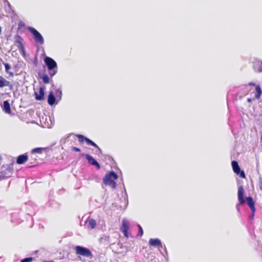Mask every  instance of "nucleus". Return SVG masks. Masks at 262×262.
I'll return each instance as SVG.
<instances>
[{
  "label": "nucleus",
  "mask_w": 262,
  "mask_h": 262,
  "mask_svg": "<svg viewBox=\"0 0 262 262\" xmlns=\"http://www.w3.org/2000/svg\"><path fill=\"white\" fill-rule=\"evenodd\" d=\"M44 62L49 70V74L51 77L56 74L57 71V64L55 61L50 57H46Z\"/></svg>",
  "instance_id": "f257e3e1"
},
{
  "label": "nucleus",
  "mask_w": 262,
  "mask_h": 262,
  "mask_svg": "<svg viewBox=\"0 0 262 262\" xmlns=\"http://www.w3.org/2000/svg\"><path fill=\"white\" fill-rule=\"evenodd\" d=\"M27 29L32 34L33 38L36 42L40 45H42L44 43L43 37L37 30L31 27H28Z\"/></svg>",
  "instance_id": "f03ea898"
},
{
  "label": "nucleus",
  "mask_w": 262,
  "mask_h": 262,
  "mask_svg": "<svg viewBox=\"0 0 262 262\" xmlns=\"http://www.w3.org/2000/svg\"><path fill=\"white\" fill-rule=\"evenodd\" d=\"M28 163L26 165L27 168L34 167L38 165V158L35 154H33L30 152L28 155Z\"/></svg>",
  "instance_id": "7ed1b4c3"
},
{
  "label": "nucleus",
  "mask_w": 262,
  "mask_h": 262,
  "mask_svg": "<svg viewBox=\"0 0 262 262\" xmlns=\"http://www.w3.org/2000/svg\"><path fill=\"white\" fill-rule=\"evenodd\" d=\"M75 251L77 254L86 257H91L92 256L91 251L88 249L80 246L75 247Z\"/></svg>",
  "instance_id": "20e7f679"
},
{
  "label": "nucleus",
  "mask_w": 262,
  "mask_h": 262,
  "mask_svg": "<svg viewBox=\"0 0 262 262\" xmlns=\"http://www.w3.org/2000/svg\"><path fill=\"white\" fill-rule=\"evenodd\" d=\"M13 169L9 166L3 167L0 171V179H8L11 177Z\"/></svg>",
  "instance_id": "39448f33"
},
{
  "label": "nucleus",
  "mask_w": 262,
  "mask_h": 262,
  "mask_svg": "<svg viewBox=\"0 0 262 262\" xmlns=\"http://www.w3.org/2000/svg\"><path fill=\"white\" fill-rule=\"evenodd\" d=\"M76 136L77 137L78 141L80 143H82L85 141L88 145H92L100 150L99 147L95 143H94L93 141L91 140L89 138L85 137L82 135L79 134L76 135Z\"/></svg>",
  "instance_id": "423d86ee"
},
{
  "label": "nucleus",
  "mask_w": 262,
  "mask_h": 262,
  "mask_svg": "<svg viewBox=\"0 0 262 262\" xmlns=\"http://www.w3.org/2000/svg\"><path fill=\"white\" fill-rule=\"evenodd\" d=\"M231 164L233 170L236 173V174L239 176L241 178H245V172L243 170H241L238 162L236 161H233Z\"/></svg>",
  "instance_id": "0eeeda50"
},
{
  "label": "nucleus",
  "mask_w": 262,
  "mask_h": 262,
  "mask_svg": "<svg viewBox=\"0 0 262 262\" xmlns=\"http://www.w3.org/2000/svg\"><path fill=\"white\" fill-rule=\"evenodd\" d=\"M149 244L151 246L155 247H158L161 254L162 252L160 250V248H163V245L161 241L158 238H150L149 241Z\"/></svg>",
  "instance_id": "6e6552de"
},
{
  "label": "nucleus",
  "mask_w": 262,
  "mask_h": 262,
  "mask_svg": "<svg viewBox=\"0 0 262 262\" xmlns=\"http://www.w3.org/2000/svg\"><path fill=\"white\" fill-rule=\"evenodd\" d=\"M51 148L49 147H36L32 149L31 150V152L33 153V154H41L43 152H48L51 150Z\"/></svg>",
  "instance_id": "1a4fd4ad"
},
{
  "label": "nucleus",
  "mask_w": 262,
  "mask_h": 262,
  "mask_svg": "<svg viewBox=\"0 0 262 262\" xmlns=\"http://www.w3.org/2000/svg\"><path fill=\"white\" fill-rule=\"evenodd\" d=\"M118 178V176L115 172L111 171L107 173L103 180H116Z\"/></svg>",
  "instance_id": "9d476101"
},
{
  "label": "nucleus",
  "mask_w": 262,
  "mask_h": 262,
  "mask_svg": "<svg viewBox=\"0 0 262 262\" xmlns=\"http://www.w3.org/2000/svg\"><path fill=\"white\" fill-rule=\"evenodd\" d=\"M244 189L242 186L238 187V199L239 201V204H243L245 202V200L244 198Z\"/></svg>",
  "instance_id": "9b49d317"
},
{
  "label": "nucleus",
  "mask_w": 262,
  "mask_h": 262,
  "mask_svg": "<svg viewBox=\"0 0 262 262\" xmlns=\"http://www.w3.org/2000/svg\"><path fill=\"white\" fill-rule=\"evenodd\" d=\"M28 154L26 153L17 157L16 163L19 165L24 164L25 162H28Z\"/></svg>",
  "instance_id": "f8f14e48"
},
{
  "label": "nucleus",
  "mask_w": 262,
  "mask_h": 262,
  "mask_svg": "<svg viewBox=\"0 0 262 262\" xmlns=\"http://www.w3.org/2000/svg\"><path fill=\"white\" fill-rule=\"evenodd\" d=\"M45 88L40 87L38 92H35V99L37 100H43L45 99Z\"/></svg>",
  "instance_id": "ddd939ff"
},
{
  "label": "nucleus",
  "mask_w": 262,
  "mask_h": 262,
  "mask_svg": "<svg viewBox=\"0 0 262 262\" xmlns=\"http://www.w3.org/2000/svg\"><path fill=\"white\" fill-rule=\"evenodd\" d=\"M85 157L90 164L96 166L97 169H100V164L92 156H91L90 155L86 154L85 155Z\"/></svg>",
  "instance_id": "4468645a"
},
{
  "label": "nucleus",
  "mask_w": 262,
  "mask_h": 262,
  "mask_svg": "<svg viewBox=\"0 0 262 262\" xmlns=\"http://www.w3.org/2000/svg\"><path fill=\"white\" fill-rule=\"evenodd\" d=\"M253 67L254 71L256 72H262V65L261 61L255 60L253 62Z\"/></svg>",
  "instance_id": "2eb2a0df"
},
{
  "label": "nucleus",
  "mask_w": 262,
  "mask_h": 262,
  "mask_svg": "<svg viewBox=\"0 0 262 262\" xmlns=\"http://www.w3.org/2000/svg\"><path fill=\"white\" fill-rule=\"evenodd\" d=\"M246 201L251 212H255V202L253 201V198L251 196L247 197L246 198Z\"/></svg>",
  "instance_id": "dca6fc26"
},
{
  "label": "nucleus",
  "mask_w": 262,
  "mask_h": 262,
  "mask_svg": "<svg viewBox=\"0 0 262 262\" xmlns=\"http://www.w3.org/2000/svg\"><path fill=\"white\" fill-rule=\"evenodd\" d=\"M102 186L103 188H105L106 186H109L113 189H115L116 186V183L115 181H103Z\"/></svg>",
  "instance_id": "f3484780"
},
{
  "label": "nucleus",
  "mask_w": 262,
  "mask_h": 262,
  "mask_svg": "<svg viewBox=\"0 0 262 262\" xmlns=\"http://www.w3.org/2000/svg\"><path fill=\"white\" fill-rule=\"evenodd\" d=\"M5 86H9L11 88H12V85L10 84V82L6 80L4 78L0 77V88H3Z\"/></svg>",
  "instance_id": "a211bd4d"
},
{
  "label": "nucleus",
  "mask_w": 262,
  "mask_h": 262,
  "mask_svg": "<svg viewBox=\"0 0 262 262\" xmlns=\"http://www.w3.org/2000/svg\"><path fill=\"white\" fill-rule=\"evenodd\" d=\"M129 222L125 219L123 220L122 226L121 227V231H128V230L129 229Z\"/></svg>",
  "instance_id": "6ab92c4d"
},
{
  "label": "nucleus",
  "mask_w": 262,
  "mask_h": 262,
  "mask_svg": "<svg viewBox=\"0 0 262 262\" xmlns=\"http://www.w3.org/2000/svg\"><path fill=\"white\" fill-rule=\"evenodd\" d=\"M3 110L7 114H11V111L10 104L8 101L6 100L4 101Z\"/></svg>",
  "instance_id": "aec40b11"
},
{
  "label": "nucleus",
  "mask_w": 262,
  "mask_h": 262,
  "mask_svg": "<svg viewBox=\"0 0 262 262\" xmlns=\"http://www.w3.org/2000/svg\"><path fill=\"white\" fill-rule=\"evenodd\" d=\"M55 100L56 99L53 93L52 92H50L48 97V103L51 105H53L55 102Z\"/></svg>",
  "instance_id": "412c9836"
},
{
  "label": "nucleus",
  "mask_w": 262,
  "mask_h": 262,
  "mask_svg": "<svg viewBox=\"0 0 262 262\" xmlns=\"http://www.w3.org/2000/svg\"><path fill=\"white\" fill-rule=\"evenodd\" d=\"M88 227L91 228V229H94L95 228L96 225V222L95 220L91 219L88 221Z\"/></svg>",
  "instance_id": "4be33fe9"
},
{
  "label": "nucleus",
  "mask_w": 262,
  "mask_h": 262,
  "mask_svg": "<svg viewBox=\"0 0 262 262\" xmlns=\"http://www.w3.org/2000/svg\"><path fill=\"white\" fill-rule=\"evenodd\" d=\"M255 91L256 92V94L255 95V98L259 99L261 94V90L259 85H256L255 86Z\"/></svg>",
  "instance_id": "5701e85b"
},
{
  "label": "nucleus",
  "mask_w": 262,
  "mask_h": 262,
  "mask_svg": "<svg viewBox=\"0 0 262 262\" xmlns=\"http://www.w3.org/2000/svg\"><path fill=\"white\" fill-rule=\"evenodd\" d=\"M42 81H43V82L46 84H48V83H50V79H49V76L47 75H44L42 76Z\"/></svg>",
  "instance_id": "b1692460"
},
{
  "label": "nucleus",
  "mask_w": 262,
  "mask_h": 262,
  "mask_svg": "<svg viewBox=\"0 0 262 262\" xmlns=\"http://www.w3.org/2000/svg\"><path fill=\"white\" fill-rule=\"evenodd\" d=\"M4 64L5 67L6 72L7 73L10 74V75H12L13 74L12 73H10L9 72V70L11 69L10 66L8 63H4Z\"/></svg>",
  "instance_id": "393cba45"
},
{
  "label": "nucleus",
  "mask_w": 262,
  "mask_h": 262,
  "mask_svg": "<svg viewBox=\"0 0 262 262\" xmlns=\"http://www.w3.org/2000/svg\"><path fill=\"white\" fill-rule=\"evenodd\" d=\"M19 39L20 40H18L17 41H16V43H18V48H19V49L20 50V49H23V48L24 47V45H23V42H21V41L20 40V38L19 37Z\"/></svg>",
  "instance_id": "a878e982"
},
{
  "label": "nucleus",
  "mask_w": 262,
  "mask_h": 262,
  "mask_svg": "<svg viewBox=\"0 0 262 262\" xmlns=\"http://www.w3.org/2000/svg\"><path fill=\"white\" fill-rule=\"evenodd\" d=\"M33 260V258L32 257H26L23 259L20 262H31Z\"/></svg>",
  "instance_id": "bb28decb"
},
{
  "label": "nucleus",
  "mask_w": 262,
  "mask_h": 262,
  "mask_svg": "<svg viewBox=\"0 0 262 262\" xmlns=\"http://www.w3.org/2000/svg\"><path fill=\"white\" fill-rule=\"evenodd\" d=\"M25 27V24L23 21H20L18 23V29H21L23 28H24Z\"/></svg>",
  "instance_id": "cd10ccee"
},
{
  "label": "nucleus",
  "mask_w": 262,
  "mask_h": 262,
  "mask_svg": "<svg viewBox=\"0 0 262 262\" xmlns=\"http://www.w3.org/2000/svg\"><path fill=\"white\" fill-rule=\"evenodd\" d=\"M138 226L139 228V232H138V235L139 236H142L143 234V229L140 225H138Z\"/></svg>",
  "instance_id": "c85d7f7f"
},
{
  "label": "nucleus",
  "mask_w": 262,
  "mask_h": 262,
  "mask_svg": "<svg viewBox=\"0 0 262 262\" xmlns=\"http://www.w3.org/2000/svg\"><path fill=\"white\" fill-rule=\"evenodd\" d=\"M72 150L73 151H76V152L80 151V149L78 148V147H72Z\"/></svg>",
  "instance_id": "c756f323"
},
{
  "label": "nucleus",
  "mask_w": 262,
  "mask_h": 262,
  "mask_svg": "<svg viewBox=\"0 0 262 262\" xmlns=\"http://www.w3.org/2000/svg\"><path fill=\"white\" fill-rule=\"evenodd\" d=\"M128 231H122L123 234H124V235L127 238L128 237Z\"/></svg>",
  "instance_id": "7c9ffc66"
},
{
  "label": "nucleus",
  "mask_w": 262,
  "mask_h": 262,
  "mask_svg": "<svg viewBox=\"0 0 262 262\" xmlns=\"http://www.w3.org/2000/svg\"><path fill=\"white\" fill-rule=\"evenodd\" d=\"M21 52V54L24 55V56H25V49L24 48H23V49H20L19 50Z\"/></svg>",
  "instance_id": "2f4dec72"
},
{
  "label": "nucleus",
  "mask_w": 262,
  "mask_h": 262,
  "mask_svg": "<svg viewBox=\"0 0 262 262\" xmlns=\"http://www.w3.org/2000/svg\"><path fill=\"white\" fill-rule=\"evenodd\" d=\"M254 212H252L251 215L249 217L250 220H253V217H254Z\"/></svg>",
  "instance_id": "473e14b6"
},
{
  "label": "nucleus",
  "mask_w": 262,
  "mask_h": 262,
  "mask_svg": "<svg viewBox=\"0 0 262 262\" xmlns=\"http://www.w3.org/2000/svg\"><path fill=\"white\" fill-rule=\"evenodd\" d=\"M76 189H78L80 187H81V183L79 182L77 183V184L76 185Z\"/></svg>",
  "instance_id": "72a5a7b5"
},
{
  "label": "nucleus",
  "mask_w": 262,
  "mask_h": 262,
  "mask_svg": "<svg viewBox=\"0 0 262 262\" xmlns=\"http://www.w3.org/2000/svg\"><path fill=\"white\" fill-rule=\"evenodd\" d=\"M260 189L262 190V181H261L259 185Z\"/></svg>",
  "instance_id": "f704fd0d"
},
{
  "label": "nucleus",
  "mask_w": 262,
  "mask_h": 262,
  "mask_svg": "<svg viewBox=\"0 0 262 262\" xmlns=\"http://www.w3.org/2000/svg\"><path fill=\"white\" fill-rule=\"evenodd\" d=\"M249 85H255V84L253 82H250L249 83Z\"/></svg>",
  "instance_id": "c9c22d12"
},
{
  "label": "nucleus",
  "mask_w": 262,
  "mask_h": 262,
  "mask_svg": "<svg viewBox=\"0 0 262 262\" xmlns=\"http://www.w3.org/2000/svg\"><path fill=\"white\" fill-rule=\"evenodd\" d=\"M252 101V99L251 98L248 99V102H251Z\"/></svg>",
  "instance_id": "e433bc0d"
},
{
  "label": "nucleus",
  "mask_w": 262,
  "mask_h": 262,
  "mask_svg": "<svg viewBox=\"0 0 262 262\" xmlns=\"http://www.w3.org/2000/svg\"><path fill=\"white\" fill-rule=\"evenodd\" d=\"M164 249H165L166 253L167 254V252L166 248L165 246H164Z\"/></svg>",
  "instance_id": "4c0bfd02"
},
{
  "label": "nucleus",
  "mask_w": 262,
  "mask_h": 262,
  "mask_svg": "<svg viewBox=\"0 0 262 262\" xmlns=\"http://www.w3.org/2000/svg\"><path fill=\"white\" fill-rule=\"evenodd\" d=\"M236 208L238 210H239V208H238V205H236Z\"/></svg>",
  "instance_id": "58836bf2"
},
{
  "label": "nucleus",
  "mask_w": 262,
  "mask_h": 262,
  "mask_svg": "<svg viewBox=\"0 0 262 262\" xmlns=\"http://www.w3.org/2000/svg\"><path fill=\"white\" fill-rule=\"evenodd\" d=\"M58 92L59 93L60 95H61V91H59Z\"/></svg>",
  "instance_id": "ea45409f"
},
{
  "label": "nucleus",
  "mask_w": 262,
  "mask_h": 262,
  "mask_svg": "<svg viewBox=\"0 0 262 262\" xmlns=\"http://www.w3.org/2000/svg\"><path fill=\"white\" fill-rule=\"evenodd\" d=\"M2 160V157L1 156H0V161Z\"/></svg>",
  "instance_id": "a19ab883"
}]
</instances>
